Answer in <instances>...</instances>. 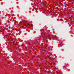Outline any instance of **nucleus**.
<instances>
[{
    "label": "nucleus",
    "mask_w": 74,
    "mask_h": 74,
    "mask_svg": "<svg viewBox=\"0 0 74 74\" xmlns=\"http://www.w3.org/2000/svg\"><path fill=\"white\" fill-rule=\"evenodd\" d=\"M44 31V29H41L40 30V31H41V32H42V31Z\"/></svg>",
    "instance_id": "1"
},
{
    "label": "nucleus",
    "mask_w": 74,
    "mask_h": 74,
    "mask_svg": "<svg viewBox=\"0 0 74 74\" xmlns=\"http://www.w3.org/2000/svg\"><path fill=\"white\" fill-rule=\"evenodd\" d=\"M3 32V31H1V30H0V32Z\"/></svg>",
    "instance_id": "2"
},
{
    "label": "nucleus",
    "mask_w": 74,
    "mask_h": 74,
    "mask_svg": "<svg viewBox=\"0 0 74 74\" xmlns=\"http://www.w3.org/2000/svg\"><path fill=\"white\" fill-rule=\"evenodd\" d=\"M49 73H51V72H49Z\"/></svg>",
    "instance_id": "3"
}]
</instances>
